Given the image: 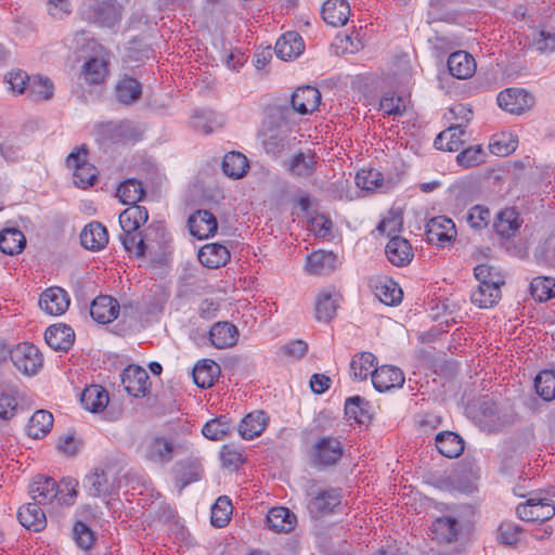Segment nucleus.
I'll list each match as a JSON object with an SVG mask.
<instances>
[{
  "label": "nucleus",
  "instance_id": "nucleus-1",
  "mask_svg": "<svg viewBox=\"0 0 555 555\" xmlns=\"http://www.w3.org/2000/svg\"><path fill=\"white\" fill-rule=\"evenodd\" d=\"M192 443L184 440L175 443L172 440L159 435L144 437L139 446L142 457L156 465L170 463L176 454L191 453Z\"/></svg>",
  "mask_w": 555,
  "mask_h": 555
},
{
  "label": "nucleus",
  "instance_id": "nucleus-2",
  "mask_svg": "<svg viewBox=\"0 0 555 555\" xmlns=\"http://www.w3.org/2000/svg\"><path fill=\"white\" fill-rule=\"evenodd\" d=\"M87 157L88 150L86 145H81L72 152L66 159L67 167L74 170V183L80 189L92 186L99 175L98 169L88 162Z\"/></svg>",
  "mask_w": 555,
  "mask_h": 555
},
{
  "label": "nucleus",
  "instance_id": "nucleus-3",
  "mask_svg": "<svg viewBox=\"0 0 555 555\" xmlns=\"http://www.w3.org/2000/svg\"><path fill=\"white\" fill-rule=\"evenodd\" d=\"M344 454L340 440L333 436L319 438L310 451L311 465L318 468L333 466Z\"/></svg>",
  "mask_w": 555,
  "mask_h": 555
},
{
  "label": "nucleus",
  "instance_id": "nucleus-4",
  "mask_svg": "<svg viewBox=\"0 0 555 555\" xmlns=\"http://www.w3.org/2000/svg\"><path fill=\"white\" fill-rule=\"evenodd\" d=\"M10 359L14 366L25 375H35L42 365V357L39 349L29 343L14 346L10 350Z\"/></svg>",
  "mask_w": 555,
  "mask_h": 555
},
{
  "label": "nucleus",
  "instance_id": "nucleus-5",
  "mask_svg": "<svg viewBox=\"0 0 555 555\" xmlns=\"http://www.w3.org/2000/svg\"><path fill=\"white\" fill-rule=\"evenodd\" d=\"M496 101L502 109L520 115L533 107L535 98L525 89L508 88L498 94Z\"/></svg>",
  "mask_w": 555,
  "mask_h": 555
},
{
  "label": "nucleus",
  "instance_id": "nucleus-6",
  "mask_svg": "<svg viewBox=\"0 0 555 555\" xmlns=\"http://www.w3.org/2000/svg\"><path fill=\"white\" fill-rule=\"evenodd\" d=\"M457 235L452 219L446 216L431 218L426 224V237L428 243L444 247L455 241Z\"/></svg>",
  "mask_w": 555,
  "mask_h": 555
},
{
  "label": "nucleus",
  "instance_id": "nucleus-7",
  "mask_svg": "<svg viewBox=\"0 0 555 555\" xmlns=\"http://www.w3.org/2000/svg\"><path fill=\"white\" fill-rule=\"evenodd\" d=\"M516 513L525 521L544 522L555 515V505L547 499L530 498L517 506Z\"/></svg>",
  "mask_w": 555,
  "mask_h": 555
},
{
  "label": "nucleus",
  "instance_id": "nucleus-8",
  "mask_svg": "<svg viewBox=\"0 0 555 555\" xmlns=\"http://www.w3.org/2000/svg\"><path fill=\"white\" fill-rule=\"evenodd\" d=\"M147 372L139 365H128L121 374L125 390L135 398L144 397L150 389Z\"/></svg>",
  "mask_w": 555,
  "mask_h": 555
},
{
  "label": "nucleus",
  "instance_id": "nucleus-9",
  "mask_svg": "<svg viewBox=\"0 0 555 555\" xmlns=\"http://www.w3.org/2000/svg\"><path fill=\"white\" fill-rule=\"evenodd\" d=\"M141 232L144 244V255L165 253L170 242V237L163 222H152L144 231Z\"/></svg>",
  "mask_w": 555,
  "mask_h": 555
},
{
  "label": "nucleus",
  "instance_id": "nucleus-10",
  "mask_svg": "<svg viewBox=\"0 0 555 555\" xmlns=\"http://www.w3.org/2000/svg\"><path fill=\"white\" fill-rule=\"evenodd\" d=\"M29 493L33 501L46 506L57 502L60 487L53 478L38 475L29 485Z\"/></svg>",
  "mask_w": 555,
  "mask_h": 555
},
{
  "label": "nucleus",
  "instance_id": "nucleus-11",
  "mask_svg": "<svg viewBox=\"0 0 555 555\" xmlns=\"http://www.w3.org/2000/svg\"><path fill=\"white\" fill-rule=\"evenodd\" d=\"M70 298L68 293L59 286L47 288L39 298L40 308L50 315H61L69 307Z\"/></svg>",
  "mask_w": 555,
  "mask_h": 555
},
{
  "label": "nucleus",
  "instance_id": "nucleus-12",
  "mask_svg": "<svg viewBox=\"0 0 555 555\" xmlns=\"http://www.w3.org/2000/svg\"><path fill=\"white\" fill-rule=\"evenodd\" d=\"M372 383L376 390L385 392L391 388L402 387L404 384V374L397 366L383 365L374 369Z\"/></svg>",
  "mask_w": 555,
  "mask_h": 555
},
{
  "label": "nucleus",
  "instance_id": "nucleus-13",
  "mask_svg": "<svg viewBox=\"0 0 555 555\" xmlns=\"http://www.w3.org/2000/svg\"><path fill=\"white\" fill-rule=\"evenodd\" d=\"M320 91L311 86L297 88L291 98V105L293 109L300 115L314 112L320 105Z\"/></svg>",
  "mask_w": 555,
  "mask_h": 555
},
{
  "label": "nucleus",
  "instance_id": "nucleus-14",
  "mask_svg": "<svg viewBox=\"0 0 555 555\" xmlns=\"http://www.w3.org/2000/svg\"><path fill=\"white\" fill-rule=\"evenodd\" d=\"M101 131L102 134L113 143L138 141L141 135L137 127L129 120L103 124Z\"/></svg>",
  "mask_w": 555,
  "mask_h": 555
},
{
  "label": "nucleus",
  "instance_id": "nucleus-15",
  "mask_svg": "<svg viewBox=\"0 0 555 555\" xmlns=\"http://www.w3.org/2000/svg\"><path fill=\"white\" fill-rule=\"evenodd\" d=\"M188 227L193 236L204 240L217 232L218 222L210 211L199 209L189 217Z\"/></svg>",
  "mask_w": 555,
  "mask_h": 555
},
{
  "label": "nucleus",
  "instance_id": "nucleus-16",
  "mask_svg": "<svg viewBox=\"0 0 555 555\" xmlns=\"http://www.w3.org/2000/svg\"><path fill=\"white\" fill-rule=\"evenodd\" d=\"M42 505L33 501L18 508L17 519L27 530L39 532L47 526V516Z\"/></svg>",
  "mask_w": 555,
  "mask_h": 555
},
{
  "label": "nucleus",
  "instance_id": "nucleus-17",
  "mask_svg": "<svg viewBox=\"0 0 555 555\" xmlns=\"http://www.w3.org/2000/svg\"><path fill=\"white\" fill-rule=\"evenodd\" d=\"M269 420L264 411H253L241 420L237 431L243 439L251 440L259 437L266 430Z\"/></svg>",
  "mask_w": 555,
  "mask_h": 555
},
{
  "label": "nucleus",
  "instance_id": "nucleus-18",
  "mask_svg": "<svg viewBox=\"0 0 555 555\" xmlns=\"http://www.w3.org/2000/svg\"><path fill=\"white\" fill-rule=\"evenodd\" d=\"M119 309V304L115 298L102 295L91 302L90 315L98 323L107 324L117 319Z\"/></svg>",
  "mask_w": 555,
  "mask_h": 555
},
{
  "label": "nucleus",
  "instance_id": "nucleus-19",
  "mask_svg": "<svg viewBox=\"0 0 555 555\" xmlns=\"http://www.w3.org/2000/svg\"><path fill=\"white\" fill-rule=\"evenodd\" d=\"M388 260L397 267H404L413 259V250L410 242L399 235L390 237L385 248Z\"/></svg>",
  "mask_w": 555,
  "mask_h": 555
},
{
  "label": "nucleus",
  "instance_id": "nucleus-20",
  "mask_svg": "<svg viewBox=\"0 0 555 555\" xmlns=\"http://www.w3.org/2000/svg\"><path fill=\"white\" fill-rule=\"evenodd\" d=\"M341 494L338 489H328L321 491L310 499L308 507L315 517L328 515L340 505Z\"/></svg>",
  "mask_w": 555,
  "mask_h": 555
},
{
  "label": "nucleus",
  "instance_id": "nucleus-21",
  "mask_svg": "<svg viewBox=\"0 0 555 555\" xmlns=\"http://www.w3.org/2000/svg\"><path fill=\"white\" fill-rule=\"evenodd\" d=\"M340 295L335 289H323L319 293L315 305V319L320 322H331L337 312Z\"/></svg>",
  "mask_w": 555,
  "mask_h": 555
},
{
  "label": "nucleus",
  "instance_id": "nucleus-22",
  "mask_svg": "<svg viewBox=\"0 0 555 555\" xmlns=\"http://www.w3.org/2000/svg\"><path fill=\"white\" fill-rule=\"evenodd\" d=\"M44 339L53 350L66 352L74 344L75 333L65 324L51 325L44 333Z\"/></svg>",
  "mask_w": 555,
  "mask_h": 555
},
{
  "label": "nucleus",
  "instance_id": "nucleus-23",
  "mask_svg": "<svg viewBox=\"0 0 555 555\" xmlns=\"http://www.w3.org/2000/svg\"><path fill=\"white\" fill-rule=\"evenodd\" d=\"M465 137L464 124H452L436 137L434 145L437 150L456 152L465 143Z\"/></svg>",
  "mask_w": 555,
  "mask_h": 555
},
{
  "label": "nucleus",
  "instance_id": "nucleus-24",
  "mask_svg": "<svg viewBox=\"0 0 555 555\" xmlns=\"http://www.w3.org/2000/svg\"><path fill=\"white\" fill-rule=\"evenodd\" d=\"M447 65L450 74L457 79L470 78L476 72V61L466 51L451 53Z\"/></svg>",
  "mask_w": 555,
  "mask_h": 555
},
{
  "label": "nucleus",
  "instance_id": "nucleus-25",
  "mask_svg": "<svg viewBox=\"0 0 555 555\" xmlns=\"http://www.w3.org/2000/svg\"><path fill=\"white\" fill-rule=\"evenodd\" d=\"M305 49L300 35L296 31H287L282 35L275 43V54L284 61L299 56Z\"/></svg>",
  "mask_w": 555,
  "mask_h": 555
},
{
  "label": "nucleus",
  "instance_id": "nucleus-26",
  "mask_svg": "<svg viewBox=\"0 0 555 555\" xmlns=\"http://www.w3.org/2000/svg\"><path fill=\"white\" fill-rule=\"evenodd\" d=\"M266 522L268 528L275 532L288 533L295 529L297 517L291 509L276 506L268 512Z\"/></svg>",
  "mask_w": 555,
  "mask_h": 555
},
{
  "label": "nucleus",
  "instance_id": "nucleus-27",
  "mask_svg": "<svg viewBox=\"0 0 555 555\" xmlns=\"http://www.w3.org/2000/svg\"><path fill=\"white\" fill-rule=\"evenodd\" d=\"M209 339L218 349L230 348L237 343L238 330L230 322H217L209 331Z\"/></svg>",
  "mask_w": 555,
  "mask_h": 555
},
{
  "label": "nucleus",
  "instance_id": "nucleus-28",
  "mask_svg": "<svg viewBox=\"0 0 555 555\" xmlns=\"http://www.w3.org/2000/svg\"><path fill=\"white\" fill-rule=\"evenodd\" d=\"M230 258L229 249L219 243L206 244L198 251L199 262L210 269L225 266Z\"/></svg>",
  "mask_w": 555,
  "mask_h": 555
},
{
  "label": "nucleus",
  "instance_id": "nucleus-29",
  "mask_svg": "<svg viewBox=\"0 0 555 555\" xmlns=\"http://www.w3.org/2000/svg\"><path fill=\"white\" fill-rule=\"evenodd\" d=\"M318 157L314 152L308 151L296 153L287 165V170L294 177L306 178L312 176L317 170Z\"/></svg>",
  "mask_w": 555,
  "mask_h": 555
},
{
  "label": "nucleus",
  "instance_id": "nucleus-30",
  "mask_svg": "<svg viewBox=\"0 0 555 555\" xmlns=\"http://www.w3.org/2000/svg\"><path fill=\"white\" fill-rule=\"evenodd\" d=\"M350 7L346 0H327L322 7V17L331 26L338 27L347 23Z\"/></svg>",
  "mask_w": 555,
  "mask_h": 555
},
{
  "label": "nucleus",
  "instance_id": "nucleus-31",
  "mask_svg": "<svg viewBox=\"0 0 555 555\" xmlns=\"http://www.w3.org/2000/svg\"><path fill=\"white\" fill-rule=\"evenodd\" d=\"M336 255L332 251H314L307 257L306 271L314 275H327L336 267Z\"/></svg>",
  "mask_w": 555,
  "mask_h": 555
},
{
  "label": "nucleus",
  "instance_id": "nucleus-32",
  "mask_svg": "<svg viewBox=\"0 0 555 555\" xmlns=\"http://www.w3.org/2000/svg\"><path fill=\"white\" fill-rule=\"evenodd\" d=\"M81 245L90 250H100L108 243L106 228L100 222H91L80 233Z\"/></svg>",
  "mask_w": 555,
  "mask_h": 555
},
{
  "label": "nucleus",
  "instance_id": "nucleus-33",
  "mask_svg": "<svg viewBox=\"0 0 555 555\" xmlns=\"http://www.w3.org/2000/svg\"><path fill=\"white\" fill-rule=\"evenodd\" d=\"M435 440L437 450L446 457H459L464 451V440L456 433L441 431L436 435Z\"/></svg>",
  "mask_w": 555,
  "mask_h": 555
},
{
  "label": "nucleus",
  "instance_id": "nucleus-34",
  "mask_svg": "<svg viewBox=\"0 0 555 555\" xmlns=\"http://www.w3.org/2000/svg\"><path fill=\"white\" fill-rule=\"evenodd\" d=\"M460 530V521L452 516L439 517L431 525V533L434 534V538L447 543L456 541Z\"/></svg>",
  "mask_w": 555,
  "mask_h": 555
},
{
  "label": "nucleus",
  "instance_id": "nucleus-35",
  "mask_svg": "<svg viewBox=\"0 0 555 555\" xmlns=\"http://www.w3.org/2000/svg\"><path fill=\"white\" fill-rule=\"evenodd\" d=\"M521 221L518 212L514 208H504L494 220L495 232L504 238H509L519 230Z\"/></svg>",
  "mask_w": 555,
  "mask_h": 555
},
{
  "label": "nucleus",
  "instance_id": "nucleus-36",
  "mask_svg": "<svg viewBox=\"0 0 555 555\" xmlns=\"http://www.w3.org/2000/svg\"><path fill=\"white\" fill-rule=\"evenodd\" d=\"M108 392L100 385L86 387L80 398L82 406L92 413L103 411L108 404Z\"/></svg>",
  "mask_w": 555,
  "mask_h": 555
},
{
  "label": "nucleus",
  "instance_id": "nucleus-37",
  "mask_svg": "<svg viewBox=\"0 0 555 555\" xmlns=\"http://www.w3.org/2000/svg\"><path fill=\"white\" fill-rule=\"evenodd\" d=\"M234 428L235 427L230 417L227 415H219L204 424L202 434L208 440L218 441L231 435Z\"/></svg>",
  "mask_w": 555,
  "mask_h": 555
},
{
  "label": "nucleus",
  "instance_id": "nucleus-38",
  "mask_svg": "<svg viewBox=\"0 0 555 555\" xmlns=\"http://www.w3.org/2000/svg\"><path fill=\"white\" fill-rule=\"evenodd\" d=\"M115 95L119 103L131 105L142 95V85L130 76H124L115 87Z\"/></svg>",
  "mask_w": 555,
  "mask_h": 555
},
{
  "label": "nucleus",
  "instance_id": "nucleus-39",
  "mask_svg": "<svg viewBox=\"0 0 555 555\" xmlns=\"http://www.w3.org/2000/svg\"><path fill=\"white\" fill-rule=\"evenodd\" d=\"M149 219V211L144 206L132 205L119 215V224L122 232L139 231Z\"/></svg>",
  "mask_w": 555,
  "mask_h": 555
},
{
  "label": "nucleus",
  "instance_id": "nucleus-40",
  "mask_svg": "<svg viewBox=\"0 0 555 555\" xmlns=\"http://www.w3.org/2000/svg\"><path fill=\"white\" fill-rule=\"evenodd\" d=\"M202 473V466L197 459L178 463L176 486L178 487L179 493L190 483L199 480Z\"/></svg>",
  "mask_w": 555,
  "mask_h": 555
},
{
  "label": "nucleus",
  "instance_id": "nucleus-41",
  "mask_svg": "<svg viewBox=\"0 0 555 555\" xmlns=\"http://www.w3.org/2000/svg\"><path fill=\"white\" fill-rule=\"evenodd\" d=\"M220 374V366L212 360H202L193 369L194 383L201 388H209Z\"/></svg>",
  "mask_w": 555,
  "mask_h": 555
},
{
  "label": "nucleus",
  "instance_id": "nucleus-42",
  "mask_svg": "<svg viewBox=\"0 0 555 555\" xmlns=\"http://www.w3.org/2000/svg\"><path fill=\"white\" fill-rule=\"evenodd\" d=\"M53 415L47 410H38L30 417L27 425V434L34 439L46 437L53 427Z\"/></svg>",
  "mask_w": 555,
  "mask_h": 555
},
{
  "label": "nucleus",
  "instance_id": "nucleus-43",
  "mask_svg": "<svg viewBox=\"0 0 555 555\" xmlns=\"http://www.w3.org/2000/svg\"><path fill=\"white\" fill-rule=\"evenodd\" d=\"M26 245L23 232L15 228L3 229L0 232V250L5 255L20 254Z\"/></svg>",
  "mask_w": 555,
  "mask_h": 555
},
{
  "label": "nucleus",
  "instance_id": "nucleus-44",
  "mask_svg": "<svg viewBox=\"0 0 555 555\" xmlns=\"http://www.w3.org/2000/svg\"><path fill=\"white\" fill-rule=\"evenodd\" d=\"M82 75L88 83L103 82L108 75V60L103 56L89 59L82 67Z\"/></svg>",
  "mask_w": 555,
  "mask_h": 555
},
{
  "label": "nucleus",
  "instance_id": "nucleus-45",
  "mask_svg": "<svg viewBox=\"0 0 555 555\" xmlns=\"http://www.w3.org/2000/svg\"><path fill=\"white\" fill-rule=\"evenodd\" d=\"M345 414L349 420L364 425L371 420L370 402L360 396L349 397L345 402Z\"/></svg>",
  "mask_w": 555,
  "mask_h": 555
},
{
  "label": "nucleus",
  "instance_id": "nucleus-46",
  "mask_svg": "<svg viewBox=\"0 0 555 555\" xmlns=\"http://www.w3.org/2000/svg\"><path fill=\"white\" fill-rule=\"evenodd\" d=\"M249 167L247 157L240 152H230L224 155L222 160L223 172L233 179H240L245 176Z\"/></svg>",
  "mask_w": 555,
  "mask_h": 555
},
{
  "label": "nucleus",
  "instance_id": "nucleus-47",
  "mask_svg": "<svg viewBox=\"0 0 555 555\" xmlns=\"http://www.w3.org/2000/svg\"><path fill=\"white\" fill-rule=\"evenodd\" d=\"M83 487L89 495L98 498L106 495L111 491V485L103 469H94L83 479Z\"/></svg>",
  "mask_w": 555,
  "mask_h": 555
},
{
  "label": "nucleus",
  "instance_id": "nucleus-48",
  "mask_svg": "<svg viewBox=\"0 0 555 555\" xmlns=\"http://www.w3.org/2000/svg\"><path fill=\"white\" fill-rule=\"evenodd\" d=\"M376 357L371 352H361L356 354L350 362V374L354 379H366L372 376Z\"/></svg>",
  "mask_w": 555,
  "mask_h": 555
},
{
  "label": "nucleus",
  "instance_id": "nucleus-49",
  "mask_svg": "<svg viewBox=\"0 0 555 555\" xmlns=\"http://www.w3.org/2000/svg\"><path fill=\"white\" fill-rule=\"evenodd\" d=\"M474 275L479 282L478 285L489 286L490 288L495 287L496 289H501V286L505 283L504 275L494 267L487 263L475 267Z\"/></svg>",
  "mask_w": 555,
  "mask_h": 555
},
{
  "label": "nucleus",
  "instance_id": "nucleus-50",
  "mask_svg": "<svg viewBox=\"0 0 555 555\" xmlns=\"http://www.w3.org/2000/svg\"><path fill=\"white\" fill-rule=\"evenodd\" d=\"M28 96L35 101H48L53 98L54 86L48 77L34 76L27 88Z\"/></svg>",
  "mask_w": 555,
  "mask_h": 555
},
{
  "label": "nucleus",
  "instance_id": "nucleus-51",
  "mask_svg": "<svg viewBox=\"0 0 555 555\" xmlns=\"http://www.w3.org/2000/svg\"><path fill=\"white\" fill-rule=\"evenodd\" d=\"M117 196L124 204L132 206L145 196V191L140 181L128 179L118 186Z\"/></svg>",
  "mask_w": 555,
  "mask_h": 555
},
{
  "label": "nucleus",
  "instance_id": "nucleus-52",
  "mask_svg": "<svg viewBox=\"0 0 555 555\" xmlns=\"http://www.w3.org/2000/svg\"><path fill=\"white\" fill-rule=\"evenodd\" d=\"M232 512L233 506L229 496H219L211 507V525L216 528H223L230 521Z\"/></svg>",
  "mask_w": 555,
  "mask_h": 555
},
{
  "label": "nucleus",
  "instance_id": "nucleus-53",
  "mask_svg": "<svg viewBox=\"0 0 555 555\" xmlns=\"http://www.w3.org/2000/svg\"><path fill=\"white\" fill-rule=\"evenodd\" d=\"M501 299V289L495 287L478 285L470 294L472 302L481 309H488L495 306Z\"/></svg>",
  "mask_w": 555,
  "mask_h": 555
},
{
  "label": "nucleus",
  "instance_id": "nucleus-54",
  "mask_svg": "<svg viewBox=\"0 0 555 555\" xmlns=\"http://www.w3.org/2000/svg\"><path fill=\"white\" fill-rule=\"evenodd\" d=\"M529 288L531 296L538 301L543 302L555 297V282L553 279L545 276L534 278L530 282Z\"/></svg>",
  "mask_w": 555,
  "mask_h": 555
},
{
  "label": "nucleus",
  "instance_id": "nucleus-55",
  "mask_svg": "<svg viewBox=\"0 0 555 555\" xmlns=\"http://www.w3.org/2000/svg\"><path fill=\"white\" fill-rule=\"evenodd\" d=\"M402 289L392 280H386L376 286V296L388 306H396L402 300Z\"/></svg>",
  "mask_w": 555,
  "mask_h": 555
},
{
  "label": "nucleus",
  "instance_id": "nucleus-56",
  "mask_svg": "<svg viewBox=\"0 0 555 555\" xmlns=\"http://www.w3.org/2000/svg\"><path fill=\"white\" fill-rule=\"evenodd\" d=\"M356 184L362 190L374 191L383 186V175L375 168L361 169L356 175Z\"/></svg>",
  "mask_w": 555,
  "mask_h": 555
},
{
  "label": "nucleus",
  "instance_id": "nucleus-57",
  "mask_svg": "<svg viewBox=\"0 0 555 555\" xmlns=\"http://www.w3.org/2000/svg\"><path fill=\"white\" fill-rule=\"evenodd\" d=\"M487 153L482 145H474L465 149L456 156V163L463 168H470L486 162Z\"/></svg>",
  "mask_w": 555,
  "mask_h": 555
},
{
  "label": "nucleus",
  "instance_id": "nucleus-58",
  "mask_svg": "<svg viewBox=\"0 0 555 555\" xmlns=\"http://www.w3.org/2000/svg\"><path fill=\"white\" fill-rule=\"evenodd\" d=\"M479 411L482 416V422L492 431L500 430L503 426V421L500 417L499 406L491 400H483L479 404Z\"/></svg>",
  "mask_w": 555,
  "mask_h": 555
},
{
  "label": "nucleus",
  "instance_id": "nucleus-59",
  "mask_svg": "<svg viewBox=\"0 0 555 555\" xmlns=\"http://www.w3.org/2000/svg\"><path fill=\"white\" fill-rule=\"evenodd\" d=\"M534 387L538 395L546 401L555 399V373L543 371L537 375Z\"/></svg>",
  "mask_w": 555,
  "mask_h": 555
},
{
  "label": "nucleus",
  "instance_id": "nucleus-60",
  "mask_svg": "<svg viewBox=\"0 0 555 555\" xmlns=\"http://www.w3.org/2000/svg\"><path fill=\"white\" fill-rule=\"evenodd\" d=\"M491 220L490 209L483 205L473 206L466 216L469 227L476 231L485 229Z\"/></svg>",
  "mask_w": 555,
  "mask_h": 555
},
{
  "label": "nucleus",
  "instance_id": "nucleus-61",
  "mask_svg": "<svg viewBox=\"0 0 555 555\" xmlns=\"http://www.w3.org/2000/svg\"><path fill=\"white\" fill-rule=\"evenodd\" d=\"M119 238L124 248L128 253L134 255L138 258L145 256L141 231L122 232L119 235Z\"/></svg>",
  "mask_w": 555,
  "mask_h": 555
},
{
  "label": "nucleus",
  "instance_id": "nucleus-62",
  "mask_svg": "<svg viewBox=\"0 0 555 555\" xmlns=\"http://www.w3.org/2000/svg\"><path fill=\"white\" fill-rule=\"evenodd\" d=\"M222 465L228 468H238L245 461L243 449L234 444H224L220 451Z\"/></svg>",
  "mask_w": 555,
  "mask_h": 555
},
{
  "label": "nucleus",
  "instance_id": "nucleus-63",
  "mask_svg": "<svg viewBox=\"0 0 555 555\" xmlns=\"http://www.w3.org/2000/svg\"><path fill=\"white\" fill-rule=\"evenodd\" d=\"M454 210L462 211L467 205L472 204L476 196L474 188L470 184L456 185L451 190Z\"/></svg>",
  "mask_w": 555,
  "mask_h": 555
},
{
  "label": "nucleus",
  "instance_id": "nucleus-64",
  "mask_svg": "<svg viewBox=\"0 0 555 555\" xmlns=\"http://www.w3.org/2000/svg\"><path fill=\"white\" fill-rule=\"evenodd\" d=\"M379 107L385 114L392 116H401L405 111L403 99L391 92H387L382 96Z\"/></svg>",
  "mask_w": 555,
  "mask_h": 555
}]
</instances>
